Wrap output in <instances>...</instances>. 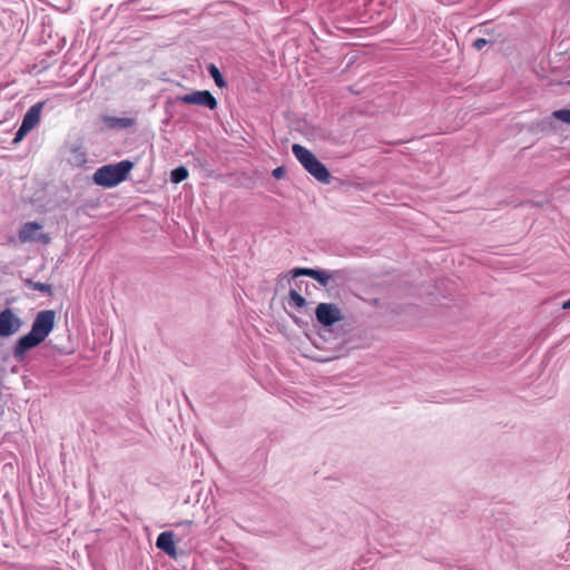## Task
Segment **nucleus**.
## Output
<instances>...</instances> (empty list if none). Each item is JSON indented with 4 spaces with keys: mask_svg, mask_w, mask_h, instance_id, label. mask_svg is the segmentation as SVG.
I'll use <instances>...</instances> for the list:
<instances>
[{
    "mask_svg": "<svg viewBox=\"0 0 570 570\" xmlns=\"http://www.w3.org/2000/svg\"><path fill=\"white\" fill-rule=\"evenodd\" d=\"M69 163L78 167L87 163V154L82 147H72L70 149Z\"/></svg>",
    "mask_w": 570,
    "mask_h": 570,
    "instance_id": "10",
    "label": "nucleus"
},
{
    "mask_svg": "<svg viewBox=\"0 0 570 570\" xmlns=\"http://www.w3.org/2000/svg\"><path fill=\"white\" fill-rule=\"evenodd\" d=\"M27 284L30 288L35 289L36 291V281L33 278H29L27 281Z\"/></svg>",
    "mask_w": 570,
    "mask_h": 570,
    "instance_id": "22",
    "label": "nucleus"
},
{
    "mask_svg": "<svg viewBox=\"0 0 570 570\" xmlns=\"http://www.w3.org/2000/svg\"><path fill=\"white\" fill-rule=\"evenodd\" d=\"M488 43V40L484 39V38H478L474 42H473V47L476 49V50H481L485 45Z\"/></svg>",
    "mask_w": 570,
    "mask_h": 570,
    "instance_id": "20",
    "label": "nucleus"
},
{
    "mask_svg": "<svg viewBox=\"0 0 570 570\" xmlns=\"http://www.w3.org/2000/svg\"><path fill=\"white\" fill-rule=\"evenodd\" d=\"M156 547L169 557L176 558L177 551L174 541V532L165 531L158 534Z\"/></svg>",
    "mask_w": 570,
    "mask_h": 570,
    "instance_id": "9",
    "label": "nucleus"
},
{
    "mask_svg": "<svg viewBox=\"0 0 570 570\" xmlns=\"http://www.w3.org/2000/svg\"><path fill=\"white\" fill-rule=\"evenodd\" d=\"M284 175V169L283 167H277L273 170V176L276 177V178H282Z\"/></svg>",
    "mask_w": 570,
    "mask_h": 570,
    "instance_id": "21",
    "label": "nucleus"
},
{
    "mask_svg": "<svg viewBox=\"0 0 570 570\" xmlns=\"http://www.w3.org/2000/svg\"><path fill=\"white\" fill-rule=\"evenodd\" d=\"M316 321L325 328L344 318L341 308L334 303H320L315 308Z\"/></svg>",
    "mask_w": 570,
    "mask_h": 570,
    "instance_id": "3",
    "label": "nucleus"
},
{
    "mask_svg": "<svg viewBox=\"0 0 570 570\" xmlns=\"http://www.w3.org/2000/svg\"><path fill=\"white\" fill-rule=\"evenodd\" d=\"M178 100L186 105L203 106L210 110L216 109L218 105L216 98L208 90H196L180 96Z\"/></svg>",
    "mask_w": 570,
    "mask_h": 570,
    "instance_id": "5",
    "label": "nucleus"
},
{
    "mask_svg": "<svg viewBox=\"0 0 570 570\" xmlns=\"http://www.w3.org/2000/svg\"><path fill=\"white\" fill-rule=\"evenodd\" d=\"M41 108H42V104L38 102V109H37L38 116L40 115Z\"/></svg>",
    "mask_w": 570,
    "mask_h": 570,
    "instance_id": "26",
    "label": "nucleus"
},
{
    "mask_svg": "<svg viewBox=\"0 0 570 570\" xmlns=\"http://www.w3.org/2000/svg\"><path fill=\"white\" fill-rule=\"evenodd\" d=\"M2 414H3V406L0 405V417L2 416Z\"/></svg>",
    "mask_w": 570,
    "mask_h": 570,
    "instance_id": "27",
    "label": "nucleus"
},
{
    "mask_svg": "<svg viewBox=\"0 0 570 570\" xmlns=\"http://www.w3.org/2000/svg\"><path fill=\"white\" fill-rule=\"evenodd\" d=\"M132 167L134 164L130 160L105 165L95 171L94 181L105 188L115 187L127 179Z\"/></svg>",
    "mask_w": 570,
    "mask_h": 570,
    "instance_id": "1",
    "label": "nucleus"
},
{
    "mask_svg": "<svg viewBox=\"0 0 570 570\" xmlns=\"http://www.w3.org/2000/svg\"><path fill=\"white\" fill-rule=\"evenodd\" d=\"M312 278L317 281L322 286H327L331 274L325 269H315Z\"/></svg>",
    "mask_w": 570,
    "mask_h": 570,
    "instance_id": "15",
    "label": "nucleus"
},
{
    "mask_svg": "<svg viewBox=\"0 0 570 570\" xmlns=\"http://www.w3.org/2000/svg\"><path fill=\"white\" fill-rule=\"evenodd\" d=\"M22 325V321L9 307L0 311V337H9L16 334Z\"/></svg>",
    "mask_w": 570,
    "mask_h": 570,
    "instance_id": "6",
    "label": "nucleus"
},
{
    "mask_svg": "<svg viewBox=\"0 0 570 570\" xmlns=\"http://www.w3.org/2000/svg\"><path fill=\"white\" fill-rule=\"evenodd\" d=\"M208 71L210 73V76L213 77L215 83L219 87V88H224L226 87V81L224 80L220 71L218 70V68L215 66V65H210L208 67Z\"/></svg>",
    "mask_w": 570,
    "mask_h": 570,
    "instance_id": "14",
    "label": "nucleus"
},
{
    "mask_svg": "<svg viewBox=\"0 0 570 570\" xmlns=\"http://www.w3.org/2000/svg\"><path fill=\"white\" fill-rule=\"evenodd\" d=\"M35 126H36V105L31 106L28 109L20 128L16 132V136L13 138V144L20 142L26 137V135L35 128Z\"/></svg>",
    "mask_w": 570,
    "mask_h": 570,
    "instance_id": "8",
    "label": "nucleus"
},
{
    "mask_svg": "<svg viewBox=\"0 0 570 570\" xmlns=\"http://www.w3.org/2000/svg\"><path fill=\"white\" fill-rule=\"evenodd\" d=\"M191 524H193V522H191V521H187V522H185V523H180V524H178L177 527H185V525L190 527Z\"/></svg>",
    "mask_w": 570,
    "mask_h": 570,
    "instance_id": "25",
    "label": "nucleus"
},
{
    "mask_svg": "<svg viewBox=\"0 0 570 570\" xmlns=\"http://www.w3.org/2000/svg\"><path fill=\"white\" fill-rule=\"evenodd\" d=\"M56 322V311L45 309L38 312V345L52 332Z\"/></svg>",
    "mask_w": 570,
    "mask_h": 570,
    "instance_id": "7",
    "label": "nucleus"
},
{
    "mask_svg": "<svg viewBox=\"0 0 570 570\" xmlns=\"http://www.w3.org/2000/svg\"><path fill=\"white\" fill-rule=\"evenodd\" d=\"M110 126H120L124 128L130 127L132 125V119L130 118H109Z\"/></svg>",
    "mask_w": 570,
    "mask_h": 570,
    "instance_id": "16",
    "label": "nucleus"
},
{
    "mask_svg": "<svg viewBox=\"0 0 570 570\" xmlns=\"http://www.w3.org/2000/svg\"><path fill=\"white\" fill-rule=\"evenodd\" d=\"M38 292H42V293H46L48 295H51V285L38 282Z\"/></svg>",
    "mask_w": 570,
    "mask_h": 570,
    "instance_id": "19",
    "label": "nucleus"
},
{
    "mask_svg": "<svg viewBox=\"0 0 570 570\" xmlns=\"http://www.w3.org/2000/svg\"><path fill=\"white\" fill-rule=\"evenodd\" d=\"M288 295V304L291 306H295L296 308L301 309L306 305V299L297 291L292 288Z\"/></svg>",
    "mask_w": 570,
    "mask_h": 570,
    "instance_id": "12",
    "label": "nucleus"
},
{
    "mask_svg": "<svg viewBox=\"0 0 570 570\" xmlns=\"http://www.w3.org/2000/svg\"><path fill=\"white\" fill-rule=\"evenodd\" d=\"M36 235V222H29L23 225L19 233V238L21 242L30 240Z\"/></svg>",
    "mask_w": 570,
    "mask_h": 570,
    "instance_id": "11",
    "label": "nucleus"
},
{
    "mask_svg": "<svg viewBox=\"0 0 570 570\" xmlns=\"http://www.w3.org/2000/svg\"><path fill=\"white\" fill-rule=\"evenodd\" d=\"M36 347V318L31 323L29 332L18 338L13 346V357L16 361L21 362L24 360L26 354Z\"/></svg>",
    "mask_w": 570,
    "mask_h": 570,
    "instance_id": "4",
    "label": "nucleus"
},
{
    "mask_svg": "<svg viewBox=\"0 0 570 570\" xmlns=\"http://www.w3.org/2000/svg\"><path fill=\"white\" fill-rule=\"evenodd\" d=\"M553 117L560 121L570 124V109H559L553 112Z\"/></svg>",
    "mask_w": 570,
    "mask_h": 570,
    "instance_id": "17",
    "label": "nucleus"
},
{
    "mask_svg": "<svg viewBox=\"0 0 570 570\" xmlns=\"http://www.w3.org/2000/svg\"><path fill=\"white\" fill-rule=\"evenodd\" d=\"M314 271H315V268L297 267L292 271V274H293V277H297V276H302V275L312 277L314 274Z\"/></svg>",
    "mask_w": 570,
    "mask_h": 570,
    "instance_id": "18",
    "label": "nucleus"
},
{
    "mask_svg": "<svg viewBox=\"0 0 570 570\" xmlns=\"http://www.w3.org/2000/svg\"><path fill=\"white\" fill-rule=\"evenodd\" d=\"M188 177V170L184 167H177L174 170H171L170 179L175 184H179L184 181Z\"/></svg>",
    "mask_w": 570,
    "mask_h": 570,
    "instance_id": "13",
    "label": "nucleus"
},
{
    "mask_svg": "<svg viewBox=\"0 0 570 570\" xmlns=\"http://www.w3.org/2000/svg\"><path fill=\"white\" fill-rule=\"evenodd\" d=\"M40 240H41L45 245H46V244H48V242H49V239H48L47 237L41 236V235H39V234H38V242H40Z\"/></svg>",
    "mask_w": 570,
    "mask_h": 570,
    "instance_id": "23",
    "label": "nucleus"
},
{
    "mask_svg": "<svg viewBox=\"0 0 570 570\" xmlns=\"http://www.w3.org/2000/svg\"><path fill=\"white\" fill-rule=\"evenodd\" d=\"M292 151L304 169L322 184H330L331 174L316 156L306 147L294 144Z\"/></svg>",
    "mask_w": 570,
    "mask_h": 570,
    "instance_id": "2",
    "label": "nucleus"
},
{
    "mask_svg": "<svg viewBox=\"0 0 570 570\" xmlns=\"http://www.w3.org/2000/svg\"><path fill=\"white\" fill-rule=\"evenodd\" d=\"M562 307L564 309H569L570 308V298L563 303Z\"/></svg>",
    "mask_w": 570,
    "mask_h": 570,
    "instance_id": "24",
    "label": "nucleus"
}]
</instances>
